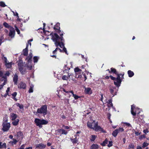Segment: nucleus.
Instances as JSON below:
<instances>
[{"label":"nucleus","instance_id":"1","mask_svg":"<svg viewBox=\"0 0 149 149\" xmlns=\"http://www.w3.org/2000/svg\"><path fill=\"white\" fill-rule=\"evenodd\" d=\"M50 35L51 36L52 39L54 42L56 47L58 46L61 48H63V50L65 53L68 54L66 48L64 47V40L63 37H59L56 33H51Z\"/></svg>","mask_w":149,"mask_h":149},{"label":"nucleus","instance_id":"2","mask_svg":"<svg viewBox=\"0 0 149 149\" xmlns=\"http://www.w3.org/2000/svg\"><path fill=\"white\" fill-rule=\"evenodd\" d=\"M97 122L93 120L91 122H88L87 123V127L89 128L94 130L96 131H102V129L98 125Z\"/></svg>","mask_w":149,"mask_h":149},{"label":"nucleus","instance_id":"3","mask_svg":"<svg viewBox=\"0 0 149 149\" xmlns=\"http://www.w3.org/2000/svg\"><path fill=\"white\" fill-rule=\"evenodd\" d=\"M110 77L112 80L114 81V84L118 87H119L122 81L120 79V74L118 75L117 78H115L111 75H110Z\"/></svg>","mask_w":149,"mask_h":149},{"label":"nucleus","instance_id":"4","mask_svg":"<svg viewBox=\"0 0 149 149\" xmlns=\"http://www.w3.org/2000/svg\"><path fill=\"white\" fill-rule=\"evenodd\" d=\"M34 122L36 125L40 128L42 127V125H46L48 123V121L44 119L41 120L38 118H36Z\"/></svg>","mask_w":149,"mask_h":149},{"label":"nucleus","instance_id":"5","mask_svg":"<svg viewBox=\"0 0 149 149\" xmlns=\"http://www.w3.org/2000/svg\"><path fill=\"white\" fill-rule=\"evenodd\" d=\"M141 111V109L138 108L136 107L133 104L131 106V113L133 116H135L136 114L139 115Z\"/></svg>","mask_w":149,"mask_h":149},{"label":"nucleus","instance_id":"6","mask_svg":"<svg viewBox=\"0 0 149 149\" xmlns=\"http://www.w3.org/2000/svg\"><path fill=\"white\" fill-rule=\"evenodd\" d=\"M37 113L42 114L44 116L47 113V107L46 105L42 106L41 107L37 109Z\"/></svg>","mask_w":149,"mask_h":149},{"label":"nucleus","instance_id":"7","mask_svg":"<svg viewBox=\"0 0 149 149\" xmlns=\"http://www.w3.org/2000/svg\"><path fill=\"white\" fill-rule=\"evenodd\" d=\"M19 69L22 74H24L26 72V70L23 63L19 62L18 63Z\"/></svg>","mask_w":149,"mask_h":149},{"label":"nucleus","instance_id":"8","mask_svg":"<svg viewBox=\"0 0 149 149\" xmlns=\"http://www.w3.org/2000/svg\"><path fill=\"white\" fill-rule=\"evenodd\" d=\"M2 126V130L4 132L8 131L10 127V124L9 123H3Z\"/></svg>","mask_w":149,"mask_h":149},{"label":"nucleus","instance_id":"9","mask_svg":"<svg viewBox=\"0 0 149 149\" xmlns=\"http://www.w3.org/2000/svg\"><path fill=\"white\" fill-rule=\"evenodd\" d=\"M74 71L75 74V77L76 78H81L82 76L81 74V70L78 68H75Z\"/></svg>","mask_w":149,"mask_h":149},{"label":"nucleus","instance_id":"10","mask_svg":"<svg viewBox=\"0 0 149 149\" xmlns=\"http://www.w3.org/2000/svg\"><path fill=\"white\" fill-rule=\"evenodd\" d=\"M111 93L113 95V97L116 95L118 89L115 87H111L110 89Z\"/></svg>","mask_w":149,"mask_h":149},{"label":"nucleus","instance_id":"11","mask_svg":"<svg viewBox=\"0 0 149 149\" xmlns=\"http://www.w3.org/2000/svg\"><path fill=\"white\" fill-rule=\"evenodd\" d=\"M14 136L18 140L22 139L23 138V133L22 132H17V134L14 135Z\"/></svg>","mask_w":149,"mask_h":149},{"label":"nucleus","instance_id":"12","mask_svg":"<svg viewBox=\"0 0 149 149\" xmlns=\"http://www.w3.org/2000/svg\"><path fill=\"white\" fill-rule=\"evenodd\" d=\"M15 31L14 28H13L10 30L9 33V36L11 38H13L15 36Z\"/></svg>","mask_w":149,"mask_h":149},{"label":"nucleus","instance_id":"13","mask_svg":"<svg viewBox=\"0 0 149 149\" xmlns=\"http://www.w3.org/2000/svg\"><path fill=\"white\" fill-rule=\"evenodd\" d=\"M32 54L31 53L29 54V55L28 56L26 59V60L28 62V64L29 65V63L31 64L32 61Z\"/></svg>","mask_w":149,"mask_h":149},{"label":"nucleus","instance_id":"14","mask_svg":"<svg viewBox=\"0 0 149 149\" xmlns=\"http://www.w3.org/2000/svg\"><path fill=\"white\" fill-rule=\"evenodd\" d=\"M84 92L86 94H91L92 93L91 89L90 88L84 87Z\"/></svg>","mask_w":149,"mask_h":149},{"label":"nucleus","instance_id":"15","mask_svg":"<svg viewBox=\"0 0 149 149\" xmlns=\"http://www.w3.org/2000/svg\"><path fill=\"white\" fill-rule=\"evenodd\" d=\"M18 87L20 89H25L26 87V85L25 83L21 82L19 83Z\"/></svg>","mask_w":149,"mask_h":149},{"label":"nucleus","instance_id":"16","mask_svg":"<svg viewBox=\"0 0 149 149\" xmlns=\"http://www.w3.org/2000/svg\"><path fill=\"white\" fill-rule=\"evenodd\" d=\"M46 147V145L42 143L39 144L37 145L36 146L37 148H39L41 149H43Z\"/></svg>","mask_w":149,"mask_h":149},{"label":"nucleus","instance_id":"17","mask_svg":"<svg viewBox=\"0 0 149 149\" xmlns=\"http://www.w3.org/2000/svg\"><path fill=\"white\" fill-rule=\"evenodd\" d=\"M79 136V135L76 134L75 135V137L74 139L70 138V139L72 142L74 144L76 143L78 141V139L77 138V136Z\"/></svg>","mask_w":149,"mask_h":149},{"label":"nucleus","instance_id":"18","mask_svg":"<svg viewBox=\"0 0 149 149\" xmlns=\"http://www.w3.org/2000/svg\"><path fill=\"white\" fill-rule=\"evenodd\" d=\"M28 45L27 44L26 48L23 49V54L24 56H26L27 55L28 52Z\"/></svg>","mask_w":149,"mask_h":149},{"label":"nucleus","instance_id":"19","mask_svg":"<svg viewBox=\"0 0 149 149\" xmlns=\"http://www.w3.org/2000/svg\"><path fill=\"white\" fill-rule=\"evenodd\" d=\"M17 117V115L14 113H12L10 114V118L12 120H15Z\"/></svg>","mask_w":149,"mask_h":149},{"label":"nucleus","instance_id":"20","mask_svg":"<svg viewBox=\"0 0 149 149\" xmlns=\"http://www.w3.org/2000/svg\"><path fill=\"white\" fill-rule=\"evenodd\" d=\"M3 25L5 27L9 29V30L13 28L12 26L9 25L6 22H4L3 23Z\"/></svg>","mask_w":149,"mask_h":149},{"label":"nucleus","instance_id":"21","mask_svg":"<svg viewBox=\"0 0 149 149\" xmlns=\"http://www.w3.org/2000/svg\"><path fill=\"white\" fill-rule=\"evenodd\" d=\"M99 146L96 144H93L91 147V149H98Z\"/></svg>","mask_w":149,"mask_h":149},{"label":"nucleus","instance_id":"22","mask_svg":"<svg viewBox=\"0 0 149 149\" xmlns=\"http://www.w3.org/2000/svg\"><path fill=\"white\" fill-rule=\"evenodd\" d=\"M12 62H8L7 63L5 64V65L6 66L7 68H10L12 67Z\"/></svg>","mask_w":149,"mask_h":149},{"label":"nucleus","instance_id":"23","mask_svg":"<svg viewBox=\"0 0 149 149\" xmlns=\"http://www.w3.org/2000/svg\"><path fill=\"white\" fill-rule=\"evenodd\" d=\"M58 131L60 133L62 134H67V132H66L65 130L63 129H60L58 130Z\"/></svg>","mask_w":149,"mask_h":149},{"label":"nucleus","instance_id":"24","mask_svg":"<svg viewBox=\"0 0 149 149\" xmlns=\"http://www.w3.org/2000/svg\"><path fill=\"white\" fill-rule=\"evenodd\" d=\"M69 93H71V95H72V96L75 99V100H77V99L78 98H79V97L78 96V95H74L72 91H70V92H68Z\"/></svg>","mask_w":149,"mask_h":149},{"label":"nucleus","instance_id":"25","mask_svg":"<svg viewBox=\"0 0 149 149\" xmlns=\"http://www.w3.org/2000/svg\"><path fill=\"white\" fill-rule=\"evenodd\" d=\"M18 77L17 75L16 74H15L13 78V81L14 82L15 84H17V83Z\"/></svg>","mask_w":149,"mask_h":149},{"label":"nucleus","instance_id":"26","mask_svg":"<svg viewBox=\"0 0 149 149\" xmlns=\"http://www.w3.org/2000/svg\"><path fill=\"white\" fill-rule=\"evenodd\" d=\"M128 76L129 77H131L133 76L134 75V73L133 72L130 70H129L127 72Z\"/></svg>","mask_w":149,"mask_h":149},{"label":"nucleus","instance_id":"27","mask_svg":"<svg viewBox=\"0 0 149 149\" xmlns=\"http://www.w3.org/2000/svg\"><path fill=\"white\" fill-rule=\"evenodd\" d=\"M19 121V120L18 119H16L12 122V124L14 126L17 125Z\"/></svg>","mask_w":149,"mask_h":149},{"label":"nucleus","instance_id":"28","mask_svg":"<svg viewBox=\"0 0 149 149\" xmlns=\"http://www.w3.org/2000/svg\"><path fill=\"white\" fill-rule=\"evenodd\" d=\"M4 82L2 84L0 85V89H1L3 86L6 83L7 79L3 78Z\"/></svg>","mask_w":149,"mask_h":149},{"label":"nucleus","instance_id":"29","mask_svg":"<svg viewBox=\"0 0 149 149\" xmlns=\"http://www.w3.org/2000/svg\"><path fill=\"white\" fill-rule=\"evenodd\" d=\"M70 68L69 67H68L67 65H65L64 68V72H68V71H69V70L70 69Z\"/></svg>","mask_w":149,"mask_h":149},{"label":"nucleus","instance_id":"30","mask_svg":"<svg viewBox=\"0 0 149 149\" xmlns=\"http://www.w3.org/2000/svg\"><path fill=\"white\" fill-rule=\"evenodd\" d=\"M107 106L109 107H113V105L112 103V100H109L108 102Z\"/></svg>","mask_w":149,"mask_h":149},{"label":"nucleus","instance_id":"31","mask_svg":"<svg viewBox=\"0 0 149 149\" xmlns=\"http://www.w3.org/2000/svg\"><path fill=\"white\" fill-rule=\"evenodd\" d=\"M73 77H74V75H73L72 73H68V79L74 80Z\"/></svg>","mask_w":149,"mask_h":149},{"label":"nucleus","instance_id":"32","mask_svg":"<svg viewBox=\"0 0 149 149\" xmlns=\"http://www.w3.org/2000/svg\"><path fill=\"white\" fill-rule=\"evenodd\" d=\"M33 87L34 86L33 85L31 84L30 85V88L29 91V93H31L33 92Z\"/></svg>","mask_w":149,"mask_h":149},{"label":"nucleus","instance_id":"33","mask_svg":"<svg viewBox=\"0 0 149 149\" xmlns=\"http://www.w3.org/2000/svg\"><path fill=\"white\" fill-rule=\"evenodd\" d=\"M117 129L115 130L114 131H113L112 133V134L113 136L114 137H116L117 134H118V132H117Z\"/></svg>","mask_w":149,"mask_h":149},{"label":"nucleus","instance_id":"34","mask_svg":"<svg viewBox=\"0 0 149 149\" xmlns=\"http://www.w3.org/2000/svg\"><path fill=\"white\" fill-rule=\"evenodd\" d=\"M60 24L59 23H57L54 26V29L55 30H58L60 29L59 27Z\"/></svg>","mask_w":149,"mask_h":149},{"label":"nucleus","instance_id":"35","mask_svg":"<svg viewBox=\"0 0 149 149\" xmlns=\"http://www.w3.org/2000/svg\"><path fill=\"white\" fill-rule=\"evenodd\" d=\"M129 148H134V143H130L129 144Z\"/></svg>","mask_w":149,"mask_h":149},{"label":"nucleus","instance_id":"36","mask_svg":"<svg viewBox=\"0 0 149 149\" xmlns=\"http://www.w3.org/2000/svg\"><path fill=\"white\" fill-rule=\"evenodd\" d=\"M111 72H112L113 73H115V74L117 75L118 74L116 72V70L115 69V68H111Z\"/></svg>","mask_w":149,"mask_h":149},{"label":"nucleus","instance_id":"37","mask_svg":"<svg viewBox=\"0 0 149 149\" xmlns=\"http://www.w3.org/2000/svg\"><path fill=\"white\" fill-rule=\"evenodd\" d=\"M39 59V57L37 56H34L33 57L34 62V63H37L38 60Z\"/></svg>","mask_w":149,"mask_h":149},{"label":"nucleus","instance_id":"38","mask_svg":"<svg viewBox=\"0 0 149 149\" xmlns=\"http://www.w3.org/2000/svg\"><path fill=\"white\" fill-rule=\"evenodd\" d=\"M149 145L148 143H147L146 142H143V143L142 147L143 148H144L146 147H147Z\"/></svg>","mask_w":149,"mask_h":149},{"label":"nucleus","instance_id":"39","mask_svg":"<svg viewBox=\"0 0 149 149\" xmlns=\"http://www.w3.org/2000/svg\"><path fill=\"white\" fill-rule=\"evenodd\" d=\"M18 141L15 139H13V141H10V142L13 145L15 144Z\"/></svg>","mask_w":149,"mask_h":149},{"label":"nucleus","instance_id":"40","mask_svg":"<svg viewBox=\"0 0 149 149\" xmlns=\"http://www.w3.org/2000/svg\"><path fill=\"white\" fill-rule=\"evenodd\" d=\"M96 137L95 135H92L90 139V140L92 141H94L95 140Z\"/></svg>","mask_w":149,"mask_h":149},{"label":"nucleus","instance_id":"41","mask_svg":"<svg viewBox=\"0 0 149 149\" xmlns=\"http://www.w3.org/2000/svg\"><path fill=\"white\" fill-rule=\"evenodd\" d=\"M108 141V140L107 139H106L101 144V145L103 146H105L106 144L107 143Z\"/></svg>","mask_w":149,"mask_h":149},{"label":"nucleus","instance_id":"42","mask_svg":"<svg viewBox=\"0 0 149 149\" xmlns=\"http://www.w3.org/2000/svg\"><path fill=\"white\" fill-rule=\"evenodd\" d=\"M62 79L63 80H67L68 79V74L67 76L63 75L62 77Z\"/></svg>","mask_w":149,"mask_h":149},{"label":"nucleus","instance_id":"43","mask_svg":"<svg viewBox=\"0 0 149 149\" xmlns=\"http://www.w3.org/2000/svg\"><path fill=\"white\" fill-rule=\"evenodd\" d=\"M117 132L118 133L120 132H122L124 131V129L122 127H120L118 129H117Z\"/></svg>","mask_w":149,"mask_h":149},{"label":"nucleus","instance_id":"44","mask_svg":"<svg viewBox=\"0 0 149 149\" xmlns=\"http://www.w3.org/2000/svg\"><path fill=\"white\" fill-rule=\"evenodd\" d=\"M58 33H59L60 35L61 36V37H63V31H61L60 30H58Z\"/></svg>","mask_w":149,"mask_h":149},{"label":"nucleus","instance_id":"45","mask_svg":"<svg viewBox=\"0 0 149 149\" xmlns=\"http://www.w3.org/2000/svg\"><path fill=\"white\" fill-rule=\"evenodd\" d=\"M0 6L2 7H4L6 6L5 3L3 2H0Z\"/></svg>","mask_w":149,"mask_h":149},{"label":"nucleus","instance_id":"46","mask_svg":"<svg viewBox=\"0 0 149 149\" xmlns=\"http://www.w3.org/2000/svg\"><path fill=\"white\" fill-rule=\"evenodd\" d=\"M15 30H16V31L17 32L18 34H19L20 33V31L17 28V27L15 25Z\"/></svg>","mask_w":149,"mask_h":149},{"label":"nucleus","instance_id":"47","mask_svg":"<svg viewBox=\"0 0 149 149\" xmlns=\"http://www.w3.org/2000/svg\"><path fill=\"white\" fill-rule=\"evenodd\" d=\"M17 106L20 109H22L23 108V106L19 103L17 104Z\"/></svg>","mask_w":149,"mask_h":149},{"label":"nucleus","instance_id":"48","mask_svg":"<svg viewBox=\"0 0 149 149\" xmlns=\"http://www.w3.org/2000/svg\"><path fill=\"white\" fill-rule=\"evenodd\" d=\"M63 91H64L65 93H67L69 95V97H70V96H71L72 95H71V94L69 93V92L70 91H66L65 89H63Z\"/></svg>","mask_w":149,"mask_h":149},{"label":"nucleus","instance_id":"49","mask_svg":"<svg viewBox=\"0 0 149 149\" xmlns=\"http://www.w3.org/2000/svg\"><path fill=\"white\" fill-rule=\"evenodd\" d=\"M135 133L136 136H138L141 134V132L139 131H135Z\"/></svg>","mask_w":149,"mask_h":149},{"label":"nucleus","instance_id":"50","mask_svg":"<svg viewBox=\"0 0 149 149\" xmlns=\"http://www.w3.org/2000/svg\"><path fill=\"white\" fill-rule=\"evenodd\" d=\"M112 145V141H109V144L108 145V146L109 147H110Z\"/></svg>","mask_w":149,"mask_h":149},{"label":"nucleus","instance_id":"51","mask_svg":"<svg viewBox=\"0 0 149 149\" xmlns=\"http://www.w3.org/2000/svg\"><path fill=\"white\" fill-rule=\"evenodd\" d=\"M59 50L60 51H61V49H59V48H57L55 49L54 50L53 52V54H54L57 51V50Z\"/></svg>","mask_w":149,"mask_h":149},{"label":"nucleus","instance_id":"52","mask_svg":"<svg viewBox=\"0 0 149 149\" xmlns=\"http://www.w3.org/2000/svg\"><path fill=\"white\" fill-rule=\"evenodd\" d=\"M16 14V15H17V21H20V20H21V19L20 18H19V16H18V13H15Z\"/></svg>","mask_w":149,"mask_h":149},{"label":"nucleus","instance_id":"53","mask_svg":"<svg viewBox=\"0 0 149 149\" xmlns=\"http://www.w3.org/2000/svg\"><path fill=\"white\" fill-rule=\"evenodd\" d=\"M1 77V78L0 79L1 80H0V82H2V81L4 82V80L3 79V78L7 79L5 77Z\"/></svg>","mask_w":149,"mask_h":149},{"label":"nucleus","instance_id":"54","mask_svg":"<svg viewBox=\"0 0 149 149\" xmlns=\"http://www.w3.org/2000/svg\"><path fill=\"white\" fill-rule=\"evenodd\" d=\"M17 95V93L16 92H15L12 94V95L13 97H15Z\"/></svg>","mask_w":149,"mask_h":149},{"label":"nucleus","instance_id":"55","mask_svg":"<svg viewBox=\"0 0 149 149\" xmlns=\"http://www.w3.org/2000/svg\"><path fill=\"white\" fill-rule=\"evenodd\" d=\"M25 147V145L24 144H23L22 145L20 148H18V149H24V148Z\"/></svg>","mask_w":149,"mask_h":149},{"label":"nucleus","instance_id":"56","mask_svg":"<svg viewBox=\"0 0 149 149\" xmlns=\"http://www.w3.org/2000/svg\"><path fill=\"white\" fill-rule=\"evenodd\" d=\"M8 120L7 117L4 118L3 123H7Z\"/></svg>","mask_w":149,"mask_h":149},{"label":"nucleus","instance_id":"57","mask_svg":"<svg viewBox=\"0 0 149 149\" xmlns=\"http://www.w3.org/2000/svg\"><path fill=\"white\" fill-rule=\"evenodd\" d=\"M125 124V125L128 126V127H131V125L129 123H124Z\"/></svg>","mask_w":149,"mask_h":149},{"label":"nucleus","instance_id":"58","mask_svg":"<svg viewBox=\"0 0 149 149\" xmlns=\"http://www.w3.org/2000/svg\"><path fill=\"white\" fill-rule=\"evenodd\" d=\"M27 67V68L29 70H31L32 68V66L31 65H28Z\"/></svg>","mask_w":149,"mask_h":149},{"label":"nucleus","instance_id":"59","mask_svg":"<svg viewBox=\"0 0 149 149\" xmlns=\"http://www.w3.org/2000/svg\"><path fill=\"white\" fill-rule=\"evenodd\" d=\"M4 62H5V64L8 62V61L7 60V58L6 57H4Z\"/></svg>","mask_w":149,"mask_h":149},{"label":"nucleus","instance_id":"60","mask_svg":"<svg viewBox=\"0 0 149 149\" xmlns=\"http://www.w3.org/2000/svg\"><path fill=\"white\" fill-rule=\"evenodd\" d=\"M143 132L144 133L146 134L148 132V131L147 129H146L143 130Z\"/></svg>","mask_w":149,"mask_h":149},{"label":"nucleus","instance_id":"61","mask_svg":"<svg viewBox=\"0 0 149 149\" xmlns=\"http://www.w3.org/2000/svg\"><path fill=\"white\" fill-rule=\"evenodd\" d=\"M2 148L5 147L6 148V145L5 143H3L2 145Z\"/></svg>","mask_w":149,"mask_h":149},{"label":"nucleus","instance_id":"62","mask_svg":"<svg viewBox=\"0 0 149 149\" xmlns=\"http://www.w3.org/2000/svg\"><path fill=\"white\" fill-rule=\"evenodd\" d=\"M111 114L110 113H109L108 114L107 116H108V118L109 120H110V117H111Z\"/></svg>","mask_w":149,"mask_h":149},{"label":"nucleus","instance_id":"63","mask_svg":"<svg viewBox=\"0 0 149 149\" xmlns=\"http://www.w3.org/2000/svg\"><path fill=\"white\" fill-rule=\"evenodd\" d=\"M10 91V88L8 87L7 88V90H6V93H8V92H9Z\"/></svg>","mask_w":149,"mask_h":149},{"label":"nucleus","instance_id":"64","mask_svg":"<svg viewBox=\"0 0 149 149\" xmlns=\"http://www.w3.org/2000/svg\"><path fill=\"white\" fill-rule=\"evenodd\" d=\"M136 149H142V148L141 146H138L137 147Z\"/></svg>","mask_w":149,"mask_h":149}]
</instances>
